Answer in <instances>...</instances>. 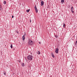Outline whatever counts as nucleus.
<instances>
[{
	"label": "nucleus",
	"mask_w": 77,
	"mask_h": 77,
	"mask_svg": "<svg viewBox=\"0 0 77 77\" xmlns=\"http://www.w3.org/2000/svg\"><path fill=\"white\" fill-rule=\"evenodd\" d=\"M51 54L52 57H53L54 58V54H53V53H51Z\"/></svg>",
	"instance_id": "obj_7"
},
{
	"label": "nucleus",
	"mask_w": 77,
	"mask_h": 77,
	"mask_svg": "<svg viewBox=\"0 0 77 77\" xmlns=\"http://www.w3.org/2000/svg\"><path fill=\"white\" fill-rule=\"evenodd\" d=\"M71 12L72 13L74 12V11H73V10H71Z\"/></svg>",
	"instance_id": "obj_15"
},
{
	"label": "nucleus",
	"mask_w": 77,
	"mask_h": 77,
	"mask_svg": "<svg viewBox=\"0 0 77 77\" xmlns=\"http://www.w3.org/2000/svg\"><path fill=\"white\" fill-rule=\"evenodd\" d=\"M12 18H14V16H13V15L12 16Z\"/></svg>",
	"instance_id": "obj_21"
},
{
	"label": "nucleus",
	"mask_w": 77,
	"mask_h": 77,
	"mask_svg": "<svg viewBox=\"0 0 77 77\" xmlns=\"http://www.w3.org/2000/svg\"><path fill=\"white\" fill-rule=\"evenodd\" d=\"M27 59L28 60H32V55L28 56L27 57Z\"/></svg>",
	"instance_id": "obj_2"
},
{
	"label": "nucleus",
	"mask_w": 77,
	"mask_h": 77,
	"mask_svg": "<svg viewBox=\"0 0 77 77\" xmlns=\"http://www.w3.org/2000/svg\"><path fill=\"white\" fill-rule=\"evenodd\" d=\"M25 36H26V34L25 33V35H23V36H24V37H25Z\"/></svg>",
	"instance_id": "obj_19"
},
{
	"label": "nucleus",
	"mask_w": 77,
	"mask_h": 77,
	"mask_svg": "<svg viewBox=\"0 0 77 77\" xmlns=\"http://www.w3.org/2000/svg\"><path fill=\"white\" fill-rule=\"evenodd\" d=\"M16 33H19L18 32V31H16Z\"/></svg>",
	"instance_id": "obj_18"
},
{
	"label": "nucleus",
	"mask_w": 77,
	"mask_h": 77,
	"mask_svg": "<svg viewBox=\"0 0 77 77\" xmlns=\"http://www.w3.org/2000/svg\"><path fill=\"white\" fill-rule=\"evenodd\" d=\"M75 44H76V43H75Z\"/></svg>",
	"instance_id": "obj_24"
},
{
	"label": "nucleus",
	"mask_w": 77,
	"mask_h": 77,
	"mask_svg": "<svg viewBox=\"0 0 77 77\" xmlns=\"http://www.w3.org/2000/svg\"><path fill=\"white\" fill-rule=\"evenodd\" d=\"M61 3H63L64 2V0H61Z\"/></svg>",
	"instance_id": "obj_12"
},
{
	"label": "nucleus",
	"mask_w": 77,
	"mask_h": 77,
	"mask_svg": "<svg viewBox=\"0 0 77 77\" xmlns=\"http://www.w3.org/2000/svg\"><path fill=\"white\" fill-rule=\"evenodd\" d=\"M44 5V2L43 1L41 2V6H43Z\"/></svg>",
	"instance_id": "obj_5"
},
{
	"label": "nucleus",
	"mask_w": 77,
	"mask_h": 77,
	"mask_svg": "<svg viewBox=\"0 0 77 77\" xmlns=\"http://www.w3.org/2000/svg\"><path fill=\"white\" fill-rule=\"evenodd\" d=\"M37 54H40V51H38V52H37Z\"/></svg>",
	"instance_id": "obj_11"
},
{
	"label": "nucleus",
	"mask_w": 77,
	"mask_h": 77,
	"mask_svg": "<svg viewBox=\"0 0 77 77\" xmlns=\"http://www.w3.org/2000/svg\"><path fill=\"white\" fill-rule=\"evenodd\" d=\"M3 3L4 5H5V4H6V2L5 1H4L3 2Z\"/></svg>",
	"instance_id": "obj_10"
},
{
	"label": "nucleus",
	"mask_w": 77,
	"mask_h": 77,
	"mask_svg": "<svg viewBox=\"0 0 77 77\" xmlns=\"http://www.w3.org/2000/svg\"><path fill=\"white\" fill-rule=\"evenodd\" d=\"M39 44H41V42H39Z\"/></svg>",
	"instance_id": "obj_20"
},
{
	"label": "nucleus",
	"mask_w": 77,
	"mask_h": 77,
	"mask_svg": "<svg viewBox=\"0 0 77 77\" xmlns=\"http://www.w3.org/2000/svg\"><path fill=\"white\" fill-rule=\"evenodd\" d=\"M41 0V1H42V0Z\"/></svg>",
	"instance_id": "obj_23"
},
{
	"label": "nucleus",
	"mask_w": 77,
	"mask_h": 77,
	"mask_svg": "<svg viewBox=\"0 0 77 77\" xmlns=\"http://www.w3.org/2000/svg\"><path fill=\"white\" fill-rule=\"evenodd\" d=\"M30 22H31V20H30Z\"/></svg>",
	"instance_id": "obj_22"
},
{
	"label": "nucleus",
	"mask_w": 77,
	"mask_h": 77,
	"mask_svg": "<svg viewBox=\"0 0 77 77\" xmlns=\"http://www.w3.org/2000/svg\"><path fill=\"white\" fill-rule=\"evenodd\" d=\"M34 9L35 10L36 13H38V9H37V8H36V6H35Z\"/></svg>",
	"instance_id": "obj_3"
},
{
	"label": "nucleus",
	"mask_w": 77,
	"mask_h": 77,
	"mask_svg": "<svg viewBox=\"0 0 77 77\" xmlns=\"http://www.w3.org/2000/svg\"><path fill=\"white\" fill-rule=\"evenodd\" d=\"M11 48H13V47H12V45L11 44Z\"/></svg>",
	"instance_id": "obj_14"
},
{
	"label": "nucleus",
	"mask_w": 77,
	"mask_h": 77,
	"mask_svg": "<svg viewBox=\"0 0 77 77\" xmlns=\"http://www.w3.org/2000/svg\"><path fill=\"white\" fill-rule=\"evenodd\" d=\"M55 53H59V49L57 48L55 49Z\"/></svg>",
	"instance_id": "obj_4"
},
{
	"label": "nucleus",
	"mask_w": 77,
	"mask_h": 77,
	"mask_svg": "<svg viewBox=\"0 0 77 77\" xmlns=\"http://www.w3.org/2000/svg\"><path fill=\"white\" fill-rule=\"evenodd\" d=\"M63 27H65V23H64L63 25Z\"/></svg>",
	"instance_id": "obj_16"
},
{
	"label": "nucleus",
	"mask_w": 77,
	"mask_h": 77,
	"mask_svg": "<svg viewBox=\"0 0 77 77\" xmlns=\"http://www.w3.org/2000/svg\"><path fill=\"white\" fill-rule=\"evenodd\" d=\"M22 66H24V63H22Z\"/></svg>",
	"instance_id": "obj_9"
},
{
	"label": "nucleus",
	"mask_w": 77,
	"mask_h": 77,
	"mask_svg": "<svg viewBox=\"0 0 77 77\" xmlns=\"http://www.w3.org/2000/svg\"><path fill=\"white\" fill-rule=\"evenodd\" d=\"M28 44L30 45H33V42L30 39H29L28 41Z\"/></svg>",
	"instance_id": "obj_1"
},
{
	"label": "nucleus",
	"mask_w": 77,
	"mask_h": 77,
	"mask_svg": "<svg viewBox=\"0 0 77 77\" xmlns=\"http://www.w3.org/2000/svg\"><path fill=\"white\" fill-rule=\"evenodd\" d=\"M71 10H73V7H72L71 8Z\"/></svg>",
	"instance_id": "obj_17"
},
{
	"label": "nucleus",
	"mask_w": 77,
	"mask_h": 77,
	"mask_svg": "<svg viewBox=\"0 0 77 77\" xmlns=\"http://www.w3.org/2000/svg\"><path fill=\"white\" fill-rule=\"evenodd\" d=\"M30 9H29V10H26L27 12H29V11H30Z\"/></svg>",
	"instance_id": "obj_8"
},
{
	"label": "nucleus",
	"mask_w": 77,
	"mask_h": 77,
	"mask_svg": "<svg viewBox=\"0 0 77 77\" xmlns=\"http://www.w3.org/2000/svg\"><path fill=\"white\" fill-rule=\"evenodd\" d=\"M6 72L5 71L4 72L3 74H4V75H6Z\"/></svg>",
	"instance_id": "obj_13"
},
{
	"label": "nucleus",
	"mask_w": 77,
	"mask_h": 77,
	"mask_svg": "<svg viewBox=\"0 0 77 77\" xmlns=\"http://www.w3.org/2000/svg\"><path fill=\"white\" fill-rule=\"evenodd\" d=\"M25 38H25V37H24L23 36H22V38L23 41H24V39H25Z\"/></svg>",
	"instance_id": "obj_6"
}]
</instances>
